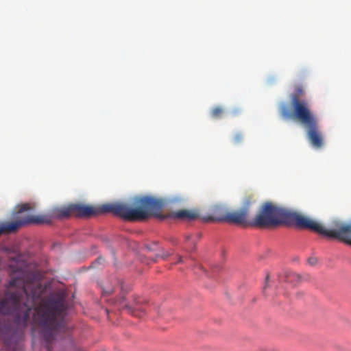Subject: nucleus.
<instances>
[{"instance_id": "obj_20", "label": "nucleus", "mask_w": 351, "mask_h": 351, "mask_svg": "<svg viewBox=\"0 0 351 351\" xmlns=\"http://www.w3.org/2000/svg\"><path fill=\"white\" fill-rule=\"evenodd\" d=\"M217 267H216V268H215H215H213V272H215V271H217Z\"/></svg>"}, {"instance_id": "obj_7", "label": "nucleus", "mask_w": 351, "mask_h": 351, "mask_svg": "<svg viewBox=\"0 0 351 351\" xmlns=\"http://www.w3.org/2000/svg\"><path fill=\"white\" fill-rule=\"evenodd\" d=\"M252 201L250 198L245 200L242 208L237 211L228 212L226 222L243 225L247 222V217L250 210Z\"/></svg>"}, {"instance_id": "obj_15", "label": "nucleus", "mask_w": 351, "mask_h": 351, "mask_svg": "<svg viewBox=\"0 0 351 351\" xmlns=\"http://www.w3.org/2000/svg\"><path fill=\"white\" fill-rule=\"evenodd\" d=\"M308 263L311 265H315L317 263V258L315 257H311L308 259Z\"/></svg>"}, {"instance_id": "obj_21", "label": "nucleus", "mask_w": 351, "mask_h": 351, "mask_svg": "<svg viewBox=\"0 0 351 351\" xmlns=\"http://www.w3.org/2000/svg\"><path fill=\"white\" fill-rule=\"evenodd\" d=\"M268 279H269V276L267 275L265 278V281L267 282L268 281Z\"/></svg>"}, {"instance_id": "obj_4", "label": "nucleus", "mask_w": 351, "mask_h": 351, "mask_svg": "<svg viewBox=\"0 0 351 351\" xmlns=\"http://www.w3.org/2000/svg\"><path fill=\"white\" fill-rule=\"evenodd\" d=\"M34 207L28 203L17 206L14 216L16 219L15 221L0 223V236L16 231L21 226L31 223H49L50 219L45 215H33L30 212Z\"/></svg>"}, {"instance_id": "obj_3", "label": "nucleus", "mask_w": 351, "mask_h": 351, "mask_svg": "<svg viewBox=\"0 0 351 351\" xmlns=\"http://www.w3.org/2000/svg\"><path fill=\"white\" fill-rule=\"evenodd\" d=\"M132 204L134 208L121 202L106 204L99 207L75 204H73V216L90 217L102 213H111L130 221H142L151 215L161 219L167 217L160 214L163 202L152 197H136L134 199Z\"/></svg>"}, {"instance_id": "obj_9", "label": "nucleus", "mask_w": 351, "mask_h": 351, "mask_svg": "<svg viewBox=\"0 0 351 351\" xmlns=\"http://www.w3.org/2000/svg\"><path fill=\"white\" fill-rule=\"evenodd\" d=\"M47 216L51 221V218L64 219L71 216H73V204H70L66 207L58 208L52 211L51 215H44ZM51 222H49L50 223ZM43 224H49V223H43Z\"/></svg>"}, {"instance_id": "obj_1", "label": "nucleus", "mask_w": 351, "mask_h": 351, "mask_svg": "<svg viewBox=\"0 0 351 351\" xmlns=\"http://www.w3.org/2000/svg\"><path fill=\"white\" fill-rule=\"evenodd\" d=\"M43 292L44 288L36 280L12 279L4 298L0 300V315H12L15 322L23 327L27 325L32 315L34 323L41 328L47 351H52L51 343L56 334L65 329L64 317L67 304L65 296L58 293L34 308Z\"/></svg>"}, {"instance_id": "obj_14", "label": "nucleus", "mask_w": 351, "mask_h": 351, "mask_svg": "<svg viewBox=\"0 0 351 351\" xmlns=\"http://www.w3.org/2000/svg\"><path fill=\"white\" fill-rule=\"evenodd\" d=\"M243 135L240 132L235 134L232 138V141L234 144H239V143H241L243 141Z\"/></svg>"}, {"instance_id": "obj_22", "label": "nucleus", "mask_w": 351, "mask_h": 351, "mask_svg": "<svg viewBox=\"0 0 351 351\" xmlns=\"http://www.w3.org/2000/svg\"><path fill=\"white\" fill-rule=\"evenodd\" d=\"M6 345H7L8 347H10V343L8 342L6 343Z\"/></svg>"}, {"instance_id": "obj_11", "label": "nucleus", "mask_w": 351, "mask_h": 351, "mask_svg": "<svg viewBox=\"0 0 351 351\" xmlns=\"http://www.w3.org/2000/svg\"><path fill=\"white\" fill-rule=\"evenodd\" d=\"M198 238V235H196L195 237H193L191 235H186L185 237V241L187 244V251H192L195 250V243Z\"/></svg>"}, {"instance_id": "obj_10", "label": "nucleus", "mask_w": 351, "mask_h": 351, "mask_svg": "<svg viewBox=\"0 0 351 351\" xmlns=\"http://www.w3.org/2000/svg\"><path fill=\"white\" fill-rule=\"evenodd\" d=\"M169 217L173 219H187L191 221L197 219L198 214L194 210L183 209L171 213Z\"/></svg>"}, {"instance_id": "obj_19", "label": "nucleus", "mask_w": 351, "mask_h": 351, "mask_svg": "<svg viewBox=\"0 0 351 351\" xmlns=\"http://www.w3.org/2000/svg\"><path fill=\"white\" fill-rule=\"evenodd\" d=\"M198 268L199 269H202L204 271H205V270L204 269V268L202 266L199 265Z\"/></svg>"}, {"instance_id": "obj_8", "label": "nucleus", "mask_w": 351, "mask_h": 351, "mask_svg": "<svg viewBox=\"0 0 351 351\" xmlns=\"http://www.w3.org/2000/svg\"><path fill=\"white\" fill-rule=\"evenodd\" d=\"M225 206L223 205H215L210 209V214L208 217L204 218L206 221H226V215H228Z\"/></svg>"}, {"instance_id": "obj_17", "label": "nucleus", "mask_w": 351, "mask_h": 351, "mask_svg": "<svg viewBox=\"0 0 351 351\" xmlns=\"http://www.w3.org/2000/svg\"><path fill=\"white\" fill-rule=\"evenodd\" d=\"M171 255L170 253L169 252H164L162 253L161 255H160V256L163 258V259H165L166 258H167L168 256H169Z\"/></svg>"}, {"instance_id": "obj_6", "label": "nucleus", "mask_w": 351, "mask_h": 351, "mask_svg": "<svg viewBox=\"0 0 351 351\" xmlns=\"http://www.w3.org/2000/svg\"><path fill=\"white\" fill-rule=\"evenodd\" d=\"M304 94V88L302 86L298 85L295 87V92L290 95L291 110L286 104H282L280 106L281 116L285 119H297L298 108L304 109L308 112H313L311 110L308 102L300 99Z\"/></svg>"}, {"instance_id": "obj_12", "label": "nucleus", "mask_w": 351, "mask_h": 351, "mask_svg": "<svg viewBox=\"0 0 351 351\" xmlns=\"http://www.w3.org/2000/svg\"><path fill=\"white\" fill-rule=\"evenodd\" d=\"M124 300H125V298L123 297L121 298L119 301V305L121 306L120 307L123 308H125L128 310V313L132 314L134 316H140L138 315V310L137 309H135L132 307H131L130 306H129L128 304H124Z\"/></svg>"}, {"instance_id": "obj_2", "label": "nucleus", "mask_w": 351, "mask_h": 351, "mask_svg": "<svg viewBox=\"0 0 351 351\" xmlns=\"http://www.w3.org/2000/svg\"><path fill=\"white\" fill-rule=\"evenodd\" d=\"M251 225L263 228L285 225L308 229L326 237L337 239L351 246V221L333 220L328 228L296 212L280 207L271 202L264 203Z\"/></svg>"}, {"instance_id": "obj_18", "label": "nucleus", "mask_w": 351, "mask_h": 351, "mask_svg": "<svg viewBox=\"0 0 351 351\" xmlns=\"http://www.w3.org/2000/svg\"><path fill=\"white\" fill-rule=\"evenodd\" d=\"M182 263V257L180 256L178 257V261L176 263Z\"/></svg>"}, {"instance_id": "obj_13", "label": "nucleus", "mask_w": 351, "mask_h": 351, "mask_svg": "<svg viewBox=\"0 0 351 351\" xmlns=\"http://www.w3.org/2000/svg\"><path fill=\"white\" fill-rule=\"evenodd\" d=\"M224 113V110L221 106H216L213 108L210 111V115L214 119L221 118Z\"/></svg>"}, {"instance_id": "obj_16", "label": "nucleus", "mask_w": 351, "mask_h": 351, "mask_svg": "<svg viewBox=\"0 0 351 351\" xmlns=\"http://www.w3.org/2000/svg\"><path fill=\"white\" fill-rule=\"evenodd\" d=\"M112 291L113 290L111 288H109V289L104 288L102 290V295H109L112 292Z\"/></svg>"}, {"instance_id": "obj_5", "label": "nucleus", "mask_w": 351, "mask_h": 351, "mask_svg": "<svg viewBox=\"0 0 351 351\" xmlns=\"http://www.w3.org/2000/svg\"><path fill=\"white\" fill-rule=\"evenodd\" d=\"M306 129V135L311 144L315 148H321L324 145L322 132L319 129L318 119L313 112L298 108V118Z\"/></svg>"}]
</instances>
